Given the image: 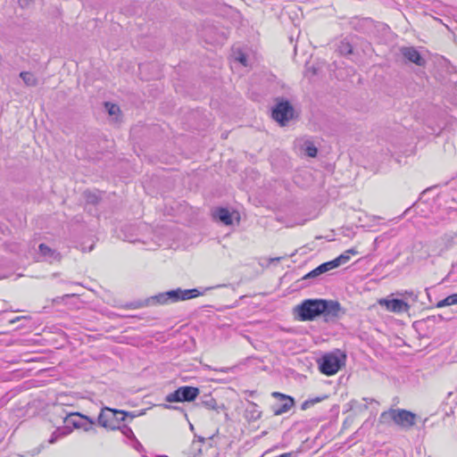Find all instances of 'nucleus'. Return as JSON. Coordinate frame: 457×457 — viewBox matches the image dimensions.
<instances>
[{"label":"nucleus","mask_w":457,"mask_h":457,"mask_svg":"<svg viewBox=\"0 0 457 457\" xmlns=\"http://www.w3.org/2000/svg\"><path fill=\"white\" fill-rule=\"evenodd\" d=\"M396 295H399V296L410 297V298L412 299L413 302H416L418 300V294L415 293L412 290H411V291H408V290L398 291L396 293Z\"/></svg>","instance_id":"nucleus-24"},{"label":"nucleus","mask_w":457,"mask_h":457,"mask_svg":"<svg viewBox=\"0 0 457 457\" xmlns=\"http://www.w3.org/2000/svg\"><path fill=\"white\" fill-rule=\"evenodd\" d=\"M335 263L332 262V261L321 263L317 268L307 273L303 278V279H310V278H315L319 277L320 275L331 270L335 269Z\"/></svg>","instance_id":"nucleus-13"},{"label":"nucleus","mask_w":457,"mask_h":457,"mask_svg":"<svg viewBox=\"0 0 457 457\" xmlns=\"http://www.w3.org/2000/svg\"><path fill=\"white\" fill-rule=\"evenodd\" d=\"M294 116V108L287 100L277 99V104L272 108V118L284 126Z\"/></svg>","instance_id":"nucleus-7"},{"label":"nucleus","mask_w":457,"mask_h":457,"mask_svg":"<svg viewBox=\"0 0 457 457\" xmlns=\"http://www.w3.org/2000/svg\"><path fill=\"white\" fill-rule=\"evenodd\" d=\"M328 398V395H323V396H317V397H314V398H309L307 400H305L302 405H301V409L305 411L307 409H309L310 407L313 406L314 404L318 403H320L321 401L325 400Z\"/></svg>","instance_id":"nucleus-20"},{"label":"nucleus","mask_w":457,"mask_h":457,"mask_svg":"<svg viewBox=\"0 0 457 457\" xmlns=\"http://www.w3.org/2000/svg\"><path fill=\"white\" fill-rule=\"evenodd\" d=\"M400 54L405 62L414 63L418 66L424 67L427 63L425 58L414 46H402Z\"/></svg>","instance_id":"nucleus-9"},{"label":"nucleus","mask_w":457,"mask_h":457,"mask_svg":"<svg viewBox=\"0 0 457 457\" xmlns=\"http://www.w3.org/2000/svg\"><path fill=\"white\" fill-rule=\"evenodd\" d=\"M348 253H355V251H354L353 249H351V250H349V251H348Z\"/></svg>","instance_id":"nucleus-36"},{"label":"nucleus","mask_w":457,"mask_h":457,"mask_svg":"<svg viewBox=\"0 0 457 457\" xmlns=\"http://www.w3.org/2000/svg\"><path fill=\"white\" fill-rule=\"evenodd\" d=\"M164 407L166 409H169V410H175V411H184V409L180 406H173V405H164Z\"/></svg>","instance_id":"nucleus-32"},{"label":"nucleus","mask_w":457,"mask_h":457,"mask_svg":"<svg viewBox=\"0 0 457 457\" xmlns=\"http://www.w3.org/2000/svg\"><path fill=\"white\" fill-rule=\"evenodd\" d=\"M236 59L244 66H247V58L245 54H244L243 53H239L238 56Z\"/></svg>","instance_id":"nucleus-30"},{"label":"nucleus","mask_w":457,"mask_h":457,"mask_svg":"<svg viewBox=\"0 0 457 457\" xmlns=\"http://www.w3.org/2000/svg\"><path fill=\"white\" fill-rule=\"evenodd\" d=\"M416 419L417 415L410 411L390 408L380 414L379 421L381 423L392 421L401 428L408 430L416 424Z\"/></svg>","instance_id":"nucleus-1"},{"label":"nucleus","mask_w":457,"mask_h":457,"mask_svg":"<svg viewBox=\"0 0 457 457\" xmlns=\"http://www.w3.org/2000/svg\"><path fill=\"white\" fill-rule=\"evenodd\" d=\"M55 440H56V439H55L54 436H52V437L50 438L49 442H50L51 444H53V443H54V442H55Z\"/></svg>","instance_id":"nucleus-35"},{"label":"nucleus","mask_w":457,"mask_h":457,"mask_svg":"<svg viewBox=\"0 0 457 457\" xmlns=\"http://www.w3.org/2000/svg\"><path fill=\"white\" fill-rule=\"evenodd\" d=\"M128 416L134 418V415L128 411L104 407L98 415L97 423L107 429L116 430L120 428V423L124 421Z\"/></svg>","instance_id":"nucleus-3"},{"label":"nucleus","mask_w":457,"mask_h":457,"mask_svg":"<svg viewBox=\"0 0 457 457\" xmlns=\"http://www.w3.org/2000/svg\"><path fill=\"white\" fill-rule=\"evenodd\" d=\"M104 105L110 115H116L120 112V107L115 104L106 102Z\"/></svg>","instance_id":"nucleus-25"},{"label":"nucleus","mask_w":457,"mask_h":457,"mask_svg":"<svg viewBox=\"0 0 457 457\" xmlns=\"http://www.w3.org/2000/svg\"><path fill=\"white\" fill-rule=\"evenodd\" d=\"M452 301L453 304H457V294L451 295Z\"/></svg>","instance_id":"nucleus-33"},{"label":"nucleus","mask_w":457,"mask_h":457,"mask_svg":"<svg viewBox=\"0 0 457 457\" xmlns=\"http://www.w3.org/2000/svg\"><path fill=\"white\" fill-rule=\"evenodd\" d=\"M325 303L322 299H306L297 305L295 312L300 320H313L322 313Z\"/></svg>","instance_id":"nucleus-4"},{"label":"nucleus","mask_w":457,"mask_h":457,"mask_svg":"<svg viewBox=\"0 0 457 457\" xmlns=\"http://www.w3.org/2000/svg\"><path fill=\"white\" fill-rule=\"evenodd\" d=\"M39 253L45 257V259L50 262L61 260V254L56 251L45 244H40L38 246Z\"/></svg>","instance_id":"nucleus-14"},{"label":"nucleus","mask_w":457,"mask_h":457,"mask_svg":"<svg viewBox=\"0 0 457 457\" xmlns=\"http://www.w3.org/2000/svg\"><path fill=\"white\" fill-rule=\"evenodd\" d=\"M450 305H453V301H452V297H451V295H448L447 297H445V299L439 301L437 303H436V307L437 308H443L445 306H450Z\"/></svg>","instance_id":"nucleus-26"},{"label":"nucleus","mask_w":457,"mask_h":457,"mask_svg":"<svg viewBox=\"0 0 457 457\" xmlns=\"http://www.w3.org/2000/svg\"><path fill=\"white\" fill-rule=\"evenodd\" d=\"M322 302L326 304H324V308H321L323 310L321 315H324L327 319L337 318L339 316L341 306L338 302L324 299H322Z\"/></svg>","instance_id":"nucleus-11"},{"label":"nucleus","mask_w":457,"mask_h":457,"mask_svg":"<svg viewBox=\"0 0 457 457\" xmlns=\"http://www.w3.org/2000/svg\"><path fill=\"white\" fill-rule=\"evenodd\" d=\"M195 405L202 406L207 410L216 411L217 412L220 411V409L224 408V405L223 404L219 405L217 403V401L215 400V398L210 394H205V395H202L200 397V402L197 403Z\"/></svg>","instance_id":"nucleus-12"},{"label":"nucleus","mask_w":457,"mask_h":457,"mask_svg":"<svg viewBox=\"0 0 457 457\" xmlns=\"http://www.w3.org/2000/svg\"><path fill=\"white\" fill-rule=\"evenodd\" d=\"M245 413V417L250 420H257L262 417V411L258 410V405L253 402L249 403Z\"/></svg>","instance_id":"nucleus-17"},{"label":"nucleus","mask_w":457,"mask_h":457,"mask_svg":"<svg viewBox=\"0 0 457 457\" xmlns=\"http://www.w3.org/2000/svg\"><path fill=\"white\" fill-rule=\"evenodd\" d=\"M349 259H350L349 255L343 253V254L339 255L338 257H337L336 259L332 260V262L335 263V265H334L335 268H337L340 265L347 262L349 261Z\"/></svg>","instance_id":"nucleus-23"},{"label":"nucleus","mask_w":457,"mask_h":457,"mask_svg":"<svg viewBox=\"0 0 457 457\" xmlns=\"http://www.w3.org/2000/svg\"><path fill=\"white\" fill-rule=\"evenodd\" d=\"M20 77L28 87H35L37 85V79L31 72L21 71Z\"/></svg>","instance_id":"nucleus-19"},{"label":"nucleus","mask_w":457,"mask_h":457,"mask_svg":"<svg viewBox=\"0 0 457 457\" xmlns=\"http://www.w3.org/2000/svg\"><path fill=\"white\" fill-rule=\"evenodd\" d=\"M363 401H365L367 403L375 402V400L373 398H369V397H364Z\"/></svg>","instance_id":"nucleus-34"},{"label":"nucleus","mask_w":457,"mask_h":457,"mask_svg":"<svg viewBox=\"0 0 457 457\" xmlns=\"http://www.w3.org/2000/svg\"><path fill=\"white\" fill-rule=\"evenodd\" d=\"M204 442V438L200 437L198 441H194L192 443V448L195 450H197L199 453H201V445Z\"/></svg>","instance_id":"nucleus-29"},{"label":"nucleus","mask_w":457,"mask_h":457,"mask_svg":"<svg viewBox=\"0 0 457 457\" xmlns=\"http://www.w3.org/2000/svg\"><path fill=\"white\" fill-rule=\"evenodd\" d=\"M345 358L340 350L327 353L317 361L319 370L326 376L335 375L345 365Z\"/></svg>","instance_id":"nucleus-2"},{"label":"nucleus","mask_w":457,"mask_h":457,"mask_svg":"<svg viewBox=\"0 0 457 457\" xmlns=\"http://www.w3.org/2000/svg\"><path fill=\"white\" fill-rule=\"evenodd\" d=\"M271 395L282 402L279 405L272 406L273 414L276 416H279L289 411V410L295 405L294 398L289 395L279 392H273Z\"/></svg>","instance_id":"nucleus-8"},{"label":"nucleus","mask_w":457,"mask_h":457,"mask_svg":"<svg viewBox=\"0 0 457 457\" xmlns=\"http://www.w3.org/2000/svg\"><path fill=\"white\" fill-rule=\"evenodd\" d=\"M179 302V287L148 297L145 301L131 303L133 308H141L149 305L167 304Z\"/></svg>","instance_id":"nucleus-5"},{"label":"nucleus","mask_w":457,"mask_h":457,"mask_svg":"<svg viewBox=\"0 0 457 457\" xmlns=\"http://www.w3.org/2000/svg\"><path fill=\"white\" fill-rule=\"evenodd\" d=\"M201 295H203V293L200 292L197 288H192V289L179 288V301H186V300L193 299Z\"/></svg>","instance_id":"nucleus-18"},{"label":"nucleus","mask_w":457,"mask_h":457,"mask_svg":"<svg viewBox=\"0 0 457 457\" xmlns=\"http://www.w3.org/2000/svg\"><path fill=\"white\" fill-rule=\"evenodd\" d=\"M200 395V389L196 386H183L178 387L172 393L165 396V401L168 403H184L193 402Z\"/></svg>","instance_id":"nucleus-6"},{"label":"nucleus","mask_w":457,"mask_h":457,"mask_svg":"<svg viewBox=\"0 0 457 457\" xmlns=\"http://www.w3.org/2000/svg\"><path fill=\"white\" fill-rule=\"evenodd\" d=\"M378 303L382 306H385L386 310L395 312L402 313L408 312L410 309V305L401 299H380Z\"/></svg>","instance_id":"nucleus-10"},{"label":"nucleus","mask_w":457,"mask_h":457,"mask_svg":"<svg viewBox=\"0 0 457 457\" xmlns=\"http://www.w3.org/2000/svg\"><path fill=\"white\" fill-rule=\"evenodd\" d=\"M184 416H185L186 420H188L187 414L186 412H184Z\"/></svg>","instance_id":"nucleus-37"},{"label":"nucleus","mask_w":457,"mask_h":457,"mask_svg":"<svg viewBox=\"0 0 457 457\" xmlns=\"http://www.w3.org/2000/svg\"><path fill=\"white\" fill-rule=\"evenodd\" d=\"M133 440H134L133 447L139 453L144 452L145 449H144V446L141 445V443L137 438H134Z\"/></svg>","instance_id":"nucleus-31"},{"label":"nucleus","mask_w":457,"mask_h":457,"mask_svg":"<svg viewBox=\"0 0 457 457\" xmlns=\"http://www.w3.org/2000/svg\"><path fill=\"white\" fill-rule=\"evenodd\" d=\"M317 153H318V149L313 145H309L305 148V154L309 157H315L317 155Z\"/></svg>","instance_id":"nucleus-27"},{"label":"nucleus","mask_w":457,"mask_h":457,"mask_svg":"<svg viewBox=\"0 0 457 457\" xmlns=\"http://www.w3.org/2000/svg\"><path fill=\"white\" fill-rule=\"evenodd\" d=\"M213 216L227 226L231 225L233 222L231 213L227 208L220 207L216 209Z\"/></svg>","instance_id":"nucleus-16"},{"label":"nucleus","mask_w":457,"mask_h":457,"mask_svg":"<svg viewBox=\"0 0 457 457\" xmlns=\"http://www.w3.org/2000/svg\"><path fill=\"white\" fill-rule=\"evenodd\" d=\"M337 51L341 55H348L353 53V46L347 41H341L337 46Z\"/></svg>","instance_id":"nucleus-21"},{"label":"nucleus","mask_w":457,"mask_h":457,"mask_svg":"<svg viewBox=\"0 0 457 457\" xmlns=\"http://www.w3.org/2000/svg\"><path fill=\"white\" fill-rule=\"evenodd\" d=\"M86 198H87V203H90L93 204H96L98 203V196L94 193H90V192L86 193Z\"/></svg>","instance_id":"nucleus-28"},{"label":"nucleus","mask_w":457,"mask_h":457,"mask_svg":"<svg viewBox=\"0 0 457 457\" xmlns=\"http://www.w3.org/2000/svg\"><path fill=\"white\" fill-rule=\"evenodd\" d=\"M86 420L89 425L95 424L94 420L90 419L89 417L86 415H82L79 413H71L69 416L66 417L65 422L67 424H71L74 428H79L83 427V424L81 423L80 420Z\"/></svg>","instance_id":"nucleus-15"},{"label":"nucleus","mask_w":457,"mask_h":457,"mask_svg":"<svg viewBox=\"0 0 457 457\" xmlns=\"http://www.w3.org/2000/svg\"><path fill=\"white\" fill-rule=\"evenodd\" d=\"M117 429L120 430V432L128 438L129 439H134L136 438L135 435H134V432L133 430L131 429V428H129V426L127 425H122L120 426V428H118Z\"/></svg>","instance_id":"nucleus-22"}]
</instances>
